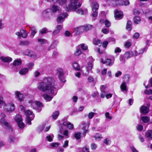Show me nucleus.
<instances>
[{"mask_svg":"<svg viewBox=\"0 0 152 152\" xmlns=\"http://www.w3.org/2000/svg\"><path fill=\"white\" fill-rule=\"evenodd\" d=\"M57 86L55 84L54 79L51 77H45L38 83L37 88L39 91L46 92L42 96L47 101L51 100L57 93Z\"/></svg>","mask_w":152,"mask_h":152,"instance_id":"obj_1","label":"nucleus"},{"mask_svg":"<svg viewBox=\"0 0 152 152\" xmlns=\"http://www.w3.org/2000/svg\"><path fill=\"white\" fill-rule=\"evenodd\" d=\"M80 0H71L69 4L66 7V10L67 11H73L76 8H79L81 6Z\"/></svg>","mask_w":152,"mask_h":152,"instance_id":"obj_2","label":"nucleus"},{"mask_svg":"<svg viewBox=\"0 0 152 152\" xmlns=\"http://www.w3.org/2000/svg\"><path fill=\"white\" fill-rule=\"evenodd\" d=\"M89 2L92 4V5L91 6L93 13L91 15L93 17H95L97 16L98 15V10L99 8V5L95 1V0H89Z\"/></svg>","mask_w":152,"mask_h":152,"instance_id":"obj_3","label":"nucleus"},{"mask_svg":"<svg viewBox=\"0 0 152 152\" xmlns=\"http://www.w3.org/2000/svg\"><path fill=\"white\" fill-rule=\"evenodd\" d=\"M29 103L31 104V107L36 110L38 112L41 111L42 110L43 105L41 102L38 101L33 102L32 101L30 100L29 102Z\"/></svg>","mask_w":152,"mask_h":152,"instance_id":"obj_4","label":"nucleus"},{"mask_svg":"<svg viewBox=\"0 0 152 152\" xmlns=\"http://www.w3.org/2000/svg\"><path fill=\"white\" fill-rule=\"evenodd\" d=\"M4 104L3 109L5 112L11 113L15 110V105L13 103L6 104L4 103Z\"/></svg>","mask_w":152,"mask_h":152,"instance_id":"obj_5","label":"nucleus"},{"mask_svg":"<svg viewBox=\"0 0 152 152\" xmlns=\"http://www.w3.org/2000/svg\"><path fill=\"white\" fill-rule=\"evenodd\" d=\"M1 116L3 118H2L0 119V123L5 126L9 129V131H12V129L10 126V124L7 122L6 120L3 118L6 117L5 114L4 113H1Z\"/></svg>","mask_w":152,"mask_h":152,"instance_id":"obj_6","label":"nucleus"},{"mask_svg":"<svg viewBox=\"0 0 152 152\" xmlns=\"http://www.w3.org/2000/svg\"><path fill=\"white\" fill-rule=\"evenodd\" d=\"M25 113L26 115L27 123L29 125L31 124V121L34 119V115L33 112L29 110H27L25 112Z\"/></svg>","mask_w":152,"mask_h":152,"instance_id":"obj_7","label":"nucleus"},{"mask_svg":"<svg viewBox=\"0 0 152 152\" xmlns=\"http://www.w3.org/2000/svg\"><path fill=\"white\" fill-rule=\"evenodd\" d=\"M15 120L18 124L19 128H23L24 127V124L23 122L22 119L20 115H17L15 117Z\"/></svg>","mask_w":152,"mask_h":152,"instance_id":"obj_8","label":"nucleus"},{"mask_svg":"<svg viewBox=\"0 0 152 152\" xmlns=\"http://www.w3.org/2000/svg\"><path fill=\"white\" fill-rule=\"evenodd\" d=\"M138 54L136 50L133 51H129L126 52L124 55L125 57L127 59L132 56H136Z\"/></svg>","mask_w":152,"mask_h":152,"instance_id":"obj_9","label":"nucleus"},{"mask_svg":"<svg viewBox=\"0 0 152 152\" xmlns=\"http://www.w3.org/2000/svg\"><path fill=\"white\" fill-rule=\"evenodd\" d=\"M68 16L66 13H64L61 14L57 19V21L58 23H61L63 22L65 18Z\"/></svg>","mask_w":152,"mask_h":152,"instance_id":"obj_10","label":"nucleus"},{"mask_svg":"<svg viewBox=\"0 0 152 152\" xmlns=\"http://www.w3.org/2000/svg\"><path fill=\"white\" fill-rule=\"evenodd\" d=\"M57 74L58 75V78L61 80L63 82H66V80L64 79H62L64 76V73L62 69H58Z\"/></svg>","mask_w":152,"mask_h":152,"instance_id":"obj_11","label":"nucleus"},{"mask_svg":"<svg viewBox=\"0 0 152 152\" xmlns=\"http://www.w3.org/2000/svg\"><path fill=\"white\" fill-rule=\"evenodd\" d=\"M82 129L83 130V135L84 137L86 136V134L88 132V126L86 123H83L81 125Z\"/></svg>","mask_w":152,"mask_h":152,"instance_id":"obj_12","label":"nucleus"},{"mask_svg":"<svg viewBox=\"0 0 152 152\" xmlns=\"http://www.w3.org/2000/svg\"><path fill=\"white\" fill-rule=\"evenodd\" d=\"M123 16V13L121 11H116L115 13V17L117 20L122 18Z\"/></svg>","mask_w":152,"mask_h":152,"instance_id":"obj_13","label":"nucleus"},{"mask_svg":"<svg viewBox=\"0 0 152 152\" xmlns=\"http://www.w3.org/2000/svg\"><path fill=\"white\" fill-rule=\"evenodd\" d=\"M0 59L2 61L6 63H9L12 60V58L9 56H1L0 58Z\"/></svg>","mask_w":152,"mask_h":152,"instance_id":"obj_14","label":"nucleus"},{"mask_svg":"<svg viewBox=\"0 0 152 152\" xmlns=\"http://www.w3.org/2000/svg\"><path fill=\"white\" fill-rule=\"evenodd\" d=\"M22 53L23 55H27L31 57H34L35 56L34 53L33 51L28 50H26L23 52H22Z\"/></svg>","mask_w":152,"mask_h":152,"instance_id":"obj_15","label":"nucleus"},{"mask_svg":"<svg viewBox=\"0 0 152 152\" xmlns=\"http://www.w3.org/2000/svg\"><path fill=\"white\" fill-rule=\"evenodd\" d=\"M126 84V83H125V82H123L120 86L121 91L124 93H126L128 91Z\"/></svg>","mask_w":152,"mask_h":152,"instance_id":"obj_16","label":"nucleus"},{"mask_svg":"<svg viewBox=\"0 0 152 152\" xmlns=\"http://www.w3.org/2000/svg\"><path fill=\"white\" fill-rule=\"evenodd\" d=\"M74 31L77 34H79L84 31L83 26H81L75 28Z\"/></svg>","mask_w":152,"mask_h":152,"instance_id":"obj_17","label":"nucleus"},{"mask_svg":"<svg viewBox=\"0 0 152 152\" xmlns=\"http://www.w3.org/2000/svg\"><path fill=\"white\" fill-rule=\"evenodd\" d=\"M51 10L53 13H55L57 12H59L61 11V9L58 6L53 5L52 6Z\"/></svg>","mask_w":152,"mask_h":152,"instance_id":"obj_18","label":"nucleus"},{"mask_svg":"<svg viewBox=\"0 0 152 152\" xmlns=\"http://www.w3.org/2000/svg\"><path fill=\"white\" fill-rule=\"evenodd\" d=\"M62 26L60 25H57L55 29L53 31V34L54 35H56L59 33L61 30Z\"/></svg>","mask_w":152,"mask_h":152,"instance_id":"obj_19","label":"nucleus"},{"mask_svg":"<svg viewBox=\"0 0 152 152\" xmlns=\"http://www.w3.org/2000/svg\"><path fill=\"white\" fill-rule=\"evenodd\" d=\"M141 113L143 114H145L149 112V107L144 105L141 107L140 108Z\"/></svg>","mask_w":152,"mask_h":152,"instance_id":"obj_20","label":"nucleus"},{"mask_svg":"<svg viewBox=\"0 0 152 152\" xmlns=\"http://www.w3.org/2000/svg\"><path fill=\"white\" fill-rule=\"evenodd\" d=\"M145 136L148 140H152V130H149L147 131L145 133Z\"/></svg>","mask_w":152,"mask_h":152,"instance_id":"obj_21","label":"nucleus"},{"mask_svg":"<svg viewBox=\"0 0 152 152\" xmlns=\"http://www.w3.org/2000/svg\"><path fill=\"white\" fill-rule=\"evenodd\" d=\"M16 98L19 99L20 101H21L23 99V95L18 91H16L15 93Z\"/></svg>","mask_w":152,"mask_h":152,"instance_id":"obj_22","label":"nucleus"},{"mask_svg":"<svg viewBox=\"0 0 152 152\" xmlns=\"http://www.w3.org/2000/svg\"><path fill=\"white\" fill-rule=\"evenodd\" d=\"M21 61L20 59H17L14 60L13 62V65L14 66H16L20 65L21 64Z\"/></svg>","mask_w":152,"mask_h":152,"instance_id":"obj_23","label":"nucleus"},{"mask_svg":"<svg viewBox=\"0 0 152 152\" xmlns=\"http://www.w3.org/2000/svg\"><path fill=\"white\" fill-rule=\"evenodd\" d=\"M79 47H80L77 46L76 48V50L74 53V55L75 56H78L82 53L81 49Z\"/></svg>","mask_w":152,"mask_h":152,"instance_id":"obj_24","label":"nucleus"},{"mask_svg":"<svg viewBox=\"0 0 152 152\" xmlns=\"http://www.w3.org/2000/svg\"><path fill=\"white\" fill-rule=\"evenodd\" d=\"M48 9L44 11L43 12V15L44 17L47 19H49V13L48 12Z\"/></svg>","mask_w":152,"mask_h":152,"instance_id":"obj_25","label":"nucleus"},{"mask_svg":"<svg viewBox=\"0 0 152 152\" xmlns=\"http://www.w3.org/2000/svg\"><path fill=\"white\" fill-rule=\"evenodd\" d=\"M28 71V68H25L22 69L19 72V73L21 75H25Z\"/></svg>","mask_w":152,"mask_h":152,"instance_id":"obj_26","label":"nucleus"},{"mask_svg":"<svg viewBox=\"0 0 152 152\" xmlns=\"http://www.w3.org/2000/svg\"><path fill=\"white\" fill-rule=\"evenodd\" d=\"M132 24V22L130 20L128 21L127 22L126 28L128 30L130 31L132 30L131 26Z\"/></svg>","mask_w":152,"mask_h":152,"instance_id":"obj_27","label":"nucleus"},{"mask_svg":"<svg viewBox=\"0 0 152 152\" xmlns=\"http://www.w3.org/2000/svg\"><path fill=\"white\" fill-rule=\"evenodd\" d=\"M54 135L53 134H50L47 135L46 137V139L49 142H51L53 141Z\"/></svg>","mask_w":152,"mask_h":152,"instance_id":"obj_28","label":"nucleus"},{"mask_svg":"<svg viewBox=\"0 0 152 152\" xmlns=\"http://www.w3.org/2000/svg\"><path fill=\"white\" fill-rule=\"evenodd\" d=\"M124 80L123 82H125V83H127L128 82L129 80L130 76L128 74H126L124 75Z\"/></svg>","mask_w":152,"mask_h":152,"instance_id":"obj_29","label":"nucleus"},{"mask_svg":"<svg viewBox=\"0 0 152 152\" xmlns=\"http://www.w3.org/2000/svg\"><path fill=\"white\" fill-rule=\"evenodd\" d=\"M84 30L86 31L90 30L93 28V26L91 25H87L85 26H83Z\"/></svg>","mask_w":152,"mask_h":152,"instance_id":"obj_30","label":"nucleus"},{"mask_svg":"<svg viewBox=\"0 0 152 152\" xmlns=\"http://www.w3.org/2000/svg\"><path fill=\"white\" fill-rule=\"evenodd\" d=\"M74 68L76 70L80 71V66L78 65V64L76 62H74L73 63V66Z\"/></svg>","mask_w":152,"mask_h":152,"instance_id":"obj_31","label":"nucleus"},{"mask_svg":"<svg viewBox=\"0 0 152 152\" xmlns=\"http://www.w3.org/2000/svg\"><path fill=\"white\" fill-rule=\"evenodd\" d=\"M81 49H82L83 50H86L88 49V47L86 45L84 44H81L78 46Z\"/></svg>","mask_w":152,"mask_h":152,"instance_id":"obj_32","label":"nucleus"},{"mask_svg":"<svg viewBox=\"0 0 152 152\" xmlns=\"http://www.w3.org/2000/svg\"><path fill=\"white\" fill-rule=\"evenodd\" d=\"M117 1H118L119 4H122V5L125 6L129 5L130 3L128 1H123L117 0Z\"/></svg>","mask_w":152,"mask_h":152,"instance_id":"obj_33","label":"nucleus"},{"mask_svg":"<svg viewBox=\"0 0 152 152\" xmlns=\"http://www.w3.org/2000/svg\"><path fill=\"white\" fill-rule=\"evenodd\" d=\"M59 114L58 111H56L53 113L52 115V117L54 119H56L58 117Z\"/></svg>","mask_w":152,"mask_h":152,"instance_id":"obj_34","label":"nucleus"},{"mask_svg":"<svg viewBox=\"0 0 152 152\" xmlns=\"http://www.w3.org/2000/svg\"><path fill=\"white\" fill-rule=\"evenodd\" d=\"M93 43L96 45H100L102 44L101 41L98 39H95L93 41Z\"/></svg>","mask_w":152,"mask_h":152,"instance_id":"obj_35","label":"nucleus"},{"mask_svg":"<svg viewBox=\"0 0 152 152\" xmlns=\"http://www.w3.org/2000/svg\"><path fill=\"white\" fill-rule=\"evenodd\" d=\"M141 119L144 123H147L149 121V118L147 116L142 117Z\"/></svg>","mask_w":152,"mask_h":152,"instance_id":"obj_36","label":"nucleus"},{"mask_svg":"<svg viewBox=\"0 0 152 152\" xmlns=\"http://www.w3.org/2000/svg\"><path fill=\"white\" fill-rule=\"evenodd\" d=\"M74 137L77 140H78L81 138V133L79 132L75 133Z\"/></svg>","mask_w":152,"mask_h":152,"instance_id":"obj_37","label":"nucleus"},{"mask_svg":"<svg viewBox=\"0 0 152 152\" xmlns=\"http://www.w3.org/2000/svg\"><path fill=\"white\" fill-rule=\"evenodd\" d=\"M141 19L140 18L138 17H135L134 18V21L135 23L139 24L140 23Z\"/></svg>","mask_w":152,"mask_h":152,"instance_id":"obj_38","label":"nucleus"},{"mask_svg":"<svg viewBox=\"0 0 152 152\" xmlns=\"http://www.w3.org/2000/svg\"><path fill=\"white\" fill-rule=\"evenodd\" d=\"M21 36L23 38H26L27 36V34L26 33V31L24 30H21Z\"/></svg>","mask_w":152,"mask_h":152,"instance_id":"obj_39","label":"nucleus"},{"mask_svg":"<svg viewBox=\"0 0 152 152\" xmlns=\"http://www.w3.org/2000/svg\"><path fill=\"white\" fill-rule=\"evenodd\" d=\"M102 61L103 64H106L107 65H110L111 64V61L110 59H107L104 61Z\"/></svg>","mask_w":152,"mask_h":152,"instance_id":"obj_40","label":"nucleus"},{"mask_svg":"<svg viewBox=\"0 0 152 152\" xmlns=\"http://www.w3.org/2000/svg\"><path fill=\"white\" fill-rule=\"evenodd\" d=\"M37 40L38 42L41 44H44L47 42V40L44 39H38Z\"/></svg>","mask_w":152,"mask_h":152,"instance_id":"obj_41","label":"nucleus"},{"mask_svg":"<svg viewBox=\"0 0 152 152\" xmlns=\"http://www.w3.org/2000/svg\"><path fill=\"white\" fill-rule=\"evenodd\" d=\"M78 8H76V9L73 10V11H75L77 13L80 14L81 15L83 14V10L81 9H79Z\"/></svg>","mask_w":152,"mask_h":152,"instance_id":"obj_42","label":"nucleus"},{"mask_svg":"<svg viewBox=\"0 0 152 152\" xmlns=\"http://www.w3.org/2000/svg\"><path fill=\"white\" fill-rule=\"evenodd\" d=\"M29 44V42L27 41H20V45H27Z\"/></svg>","mask_w":152,"mask_h":152,"instance_id":"obj_43","label":"nucleus"},{"mask_svg":"<svg viewBox=\"0 0 152 152\" xmlns=\"http://www.w3.org/2000/svg\"><path fill=\"white\" fill-rule=\"evenodd\" d=\"M101 93L100 94L101 97L102 98H104L106 95L107 92H106L105 90H101Z\"/></svg>","mask_w":152,"mask_h":152,"instance_id":"obj_44","label":"nucleus"},{"mask_svg":"<svg viewBox=\"0 0 152 152\" xmlns=\"http://www.w3.org/2000/svg\"><path fill=\"white\" fill-rule=\"evenodd\" d=\"M66 0H59L58 2L60 5L62 6L66 3Z\"/></svg>","mask_w":152,"mask_h":152,"instance_id":"obj_45","label":"nucleus"},{"mask_svg":"<svg viewBox=\"0 0 152 152\" xmlns=\"http://www.w3.org/2000/svg\"><path fill=\"white\" fill-rule=\"evenodd\" d=\"M59 145V143L57 142L50 143L51 147L53 148L57 147Z\"/></svg>","mask_w":152,"mask_h":152,"instance_id":"obj_46","label":"nucleus"},{"mask_svg":"<svg viewBox=\"0 0 152 152\" xmlns=\"http://www.w3.org/2000/svg\"><path fill=\"white\" fill-rule=\"evenodd\" d=\"M126 58L125 57V56H120V60L121 62L123 63H124L125 62V60Z\"/></svg>","mask_w":152,"mask_h":152,"instance_id":"obj_47","label":"nucleus"},{"mask_svg":"<svg viewBox=\"0 0 152 152\" xmlns=\"http://www.w3.org/2000/svg\"><path fill=\"white\" fill-rule=\"evenodd\" d=\"M95 114V113L93 112H91L88 115V118L90 119H92Z\"/></svg>","mask_w":152,"mask_h":152,"instance_id":"obj_48","label":"nucleus"},{"mask_svg":"<svg viewBox=\"0 0 152 152\" xmlns=\"http://www.w3.org/2000/svg\"><path fill=\"white\" fill-rule=\"evenodd\" d=\"M105 25L107 27H109L110 26L111 23L107 20H105L104 22Z\"/></svg>","mask_w":152,"mask_h":152,"instance_id":"obj_49","label":"nucleus"},{"mask_svg":"<svg viewBox=\"0 0 152 152\" xmlns=\"http://www.w3.org/2000/svg\"><path fill=\"white\" fill-rule=\"evenodd\" d=\"M34 74L35 77H37L39 76L40 73L38 70H36L34 72Z\"/></svg>","mask_w":152,"mask_h":152,"instance_id":"obj_50","label":"nucleus"},{"mask_svg":"<svg viewBox=\"0 0 152 152\" xmlns=\"http://www.w3.org/2000/svg\"><path fill=\"white\" fill-rule=\"evenodd\" d=\"M88 80L89 83L94 82V79L93 77L91 76H89L88 78Z\"/></svg>","mask_w":152,"mask_h":152,"instance_id":"obj_51","label":"nucleus"},{"mask_svg":"<svg viewBox=\"0 0 152 152\" xmlns=\"http://www.w3.org/2000/svg\"><path fill=\"white\" fill-rule=\"evenodd\" d=\"M105 116L106 118H108L109 120H111L112 119V117L110 116V113L108 112H106L105 113Z\"/></svg>","mask_w":152,"mask_h":152,"instance_id":"obj_52","label":"nucleus"},{"mask_svg":"<svg viewBox=\"0 0 152 152\" xmlns=\"http://www.w3.org/2000/svg\"><path fill=\"white\" fill-rule=\"evenodd\" d=\"M67 128L70 129H72L74 128V126L73 124H72L70 123H69L67 126Z\"/></svg>","mask_w":152,"mask_h":152,"instance_id":"obj_53","label":"nucleus"},{"mask_svg":"<svg viewBox=\"0 0 152 152\" xmlns=\"http://www.w3.org/2000/svg\"><path fill=\"white\" fill-rule=\"evenodd\" d=\"M88 70H91L92 69L93 66V65L91 63H88Z\"/></svg>","mask_w":152,"mask_h":152,"instance_id":"obj_54","label":"nucleus"},{"mask_svg":"<svg viewBox=\"0 0 152 152\" xmlns=\"http://www.w3.org/2000/svg\"><path fill=\"white\" fill-rule=\"evenodd\" d=\"M144 93L147 94H152V89H150L149 90H145L144 91Z\"/></svg>","mask_w":152,"mask_h":152,"instance_id":"obj_55","label":"nucleus"},{"mask_svg":"<svg viewBox=\"0 0 152 152\" xmlns=\"http://www.w3.org/2000/svg\"><path fill=\"white\" fill-rule=\"evenodd\" d=\"M40 32L42 34H45L47 32V29L46 28H43L40 31Z\"/></svg>","mask_w":152,"mask_h":152,"instance_id":"obj_56","label":"nucleus"},{"mask_svg":"<svg viewBox=\"0 0 152 152\" xmlns=\"http://www.w3.org/2000/svg\"><path fill=\"white\" fill-rule=\"evenodd\" d=\"M108 42L107 41L104 42L102 44V46L104 48H106L108 44Z\"/></svg>","mask_w":152,"mask_h":152,"instance_id":"obj_57","label":"nucleus"},{"mask_svg":"<svg viewBox=\"0 0 152 152\" xmlns=\"http://www.w3.org/2000/svg\"><path fill=\"white\" fill-rule=\"evenodd\" d=\"M96 145L94 143H92L91 145V148L92 150H95L96 148Z\"/></svg>","mask_w":152,"mask_h":152,"instance_id":"obj_58","label":"nucleus"},{"mask_svg":"<svg viewBox=\"0 0 152 152\" xmlns=\"http://www.w3.org/2000/svg\"><path fill=\"white\" fill-rule=\"evenodd\" d=\"M137 129L138 130L142 131L143 129V126L141 125H139L136 127Z\"/></svg>","mask_w":152,"mask_h":152,"instance_id":"obj_59","label":"nucleus"},{"mask_svg":"<svg viewBox=\"0 0 152 152\" xmlns=\"http://www.w3.org/2000/svg\"><path fill=\"white\" fill-rule=\"evenodd\" d=\"M121 49L119 47H116L115 48L114 52L115 53H120L121 52Z\"/></svg>","mask_w":152,"mask_h":152,"instance_id":"obj_60","label":"nucleus"},{"mask_svg":"<svg viewBox=\"0 0 152 152\" xmlns=\"http://www.w3.org/2000/svg\"><path fill=\"white\" fill-rule=\"evenodd\" d=\"M82 150L83 152H89V148L88 147L86 146L83 148Z\"/></svg>","mask_w":152,"mask_h":152,"instance_id":"obj_61","label":"nucleus"},{"mask_svg":"<svg viewBox=\"0 0 152 152\" xmlns=\"http://www.w3.org/2000/svg\"><path fill=\"white\" fill-rule=\"evenodd\" d=\"M102 31L104 34H107L109 32V31L108 29L103 28L102 29Z\"/></svg>","mask_w":152,"mask_h":152,"instance_id":"obj_62","label":"nucleus"},{"mask_svg":"<svg viewBox=\"0 0 152 152\" xmlns=\"http://www.w3.org/2000/svg\"><path fill=\"white\" fill-rule=\"evenodd\" d=\"M104 142L107 145H108L110 144V140L109 139L107 138L104 140Z\"/></svg>","mask_w":152,"mask_h":152,"instance_id":"obj_63","label":"nucleus"},{"mask_svg":"<svg viewBox=\"0 0 152 152\" xmlns=\"http://www.w3.org/2000/svg\"><path fill=\"white\" fill-rule=\"evenodd\" d=\"M131 45V43L130 42H126L125 44V46L126 48H129Z\"/></svg>","mask_w":152,"mask_h":152,"instance_id":"obj_64","label":"nucleus"}]
</instances>
